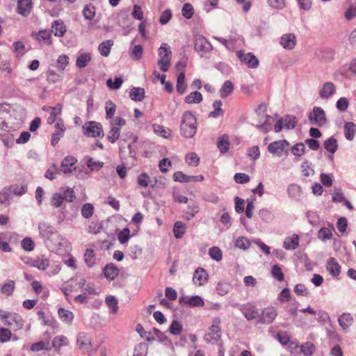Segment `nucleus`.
I'll use <instances>...</instances> for the list:
<instances>
[{"label":"nucleus","mask_w":356,"mask_h":356,"mask_svg":"<svg viewBox=\"0 0 356 356\" xmlns=\"http://www.w3.org/2000/svg\"><path fill=\"white\" fill-rule=\"evenodd\" d=\"M150 182V177H149V175L145 173V172H143V173H141L138 177V184L140 186V187H143V188H146L148 186Z\"/></svg>","instance_id":"62"},{"label":"nucleus","mask_w":356,"mask_h":356,"mask_svg":"<svg viewBox=\"0 0 356 356\" xmlns=\"http://www.w3.org/2000/svg\"><path fill=\"white\" fill-rule=\"evenodd\" d=\"M271 274L273 277L276 278L278 281L282 282L284 280V274L278 265L275 264L273 266Z\"/></svg>","instance_id":"64"},{"label":"nucleus","mask_w":356,"mask_h":356,"mask_svg":"<svg viewBox=\"0 0 356 356\" xmlns=\"http://www.w3.org/2000/svg\"><path fill=\"white\" fill-rule=\"evenodd\" d=\"M76 163L77 159L72 156L65 157L61 162L60 172L66 175H70L73 170H76Z\"/></svg>","instance_id":"12"},{"label":"nucleus","mask_w":356,"mask_h":356,"mask_svg":"<svg viewBox=\"0 0 356 356\" xmlns=\"http://www.w3.org/2000/svg\"><path fill=\"white\" fill-rule=\"evenodd\" d=\"M130 98L136 102H141L145 97V90L142 88H134L129 92Z\"/></svg>","instance_id":"30"},{"label":"nucleus","mask_w":356,"mask_h":356,"mask_svg":"<svg viewBox=\"0 0 356 356\" xmlns=\"http://www.w3.org/2000/svg\"><path fill=\"white\" fill-rule=\"evenodd\" d=\"M113 45V40H106L102 42L99 46V51L102 56H108L111 51V47Z\"/></svg>","instance_id":"39"},{"label":"nucleus","mask_w":356,"mask_h":356,"mask_svg":"<svg viewBox=\"0 0 356 356\" xmlns=\"http://www.w3.org/2000/svg\"><path fill=\"white\" fill-rule=\"evenodd\" d=\"M77 345L83 353H88L91 348V340L86 333H79L77 337Z\"/></svg>","instance_id":"15"},{"label":"nucleus","mask_w":356,"mask_h":356,"mask_svg":"<svg viewBox=\"0 0 356 356\" xmlns=\"http://www.w3.org/2000/svg\"><path fill=\"white\" fill-rule=\"evenodd\" d=\"M356 131V126L353 122H346L344 125V134L345 137L348 140H352L354 138Z\"/></svg>","instance_id":"32"},{"label":"nucleus","mask_w":356,"mask_h":356,"mask_svg":"<svg viewBox=\"0 0 356 356\" xmlns=\"http://www.w3.org/2000/svg\"><path fill=\"white\" fill-rule=\"evenodd\" d=\"M38 229L40 236L48 241L52 236L58 237V232L56 229L53 226L46 222H40Z\"/></svg>","instance_id":"13"},{"label":"nucleus","mask_w":356,"mask_h":356,"mask_svg":"<svg viewBox=\"0 0 356 356\" xmlns=\"http://www.w3.org/2000/svg\"><path fill=\"white\" fill-rule=\"evenodd\" d=\"M296 36L293 33L284 34L280 38V44L286 49L291 50L296 44Z\"/></svg>","instance_id":"16"},{"label":"nucleus","mask_w":356,"mask_h":356,"mask_svg":"<svg viewBox=\"0 0 356 356\" xmlns=\"http://www.w3.org/2000/svg\"><path fill=\"white\" fill-rule=\"evenodd\" d=\"M300 350H301V352L305 356H312V355L314 352L315 347L313 343H312L310 342H307L300 346Z\"/></svg>","instance_id":"56"},{"label":"nucleus","mask_w":356,"mask_h":356,"mask_svg":"<svg viewBox=\"0 0 356 356\" xmlns=\"http://www.w3.org/2000/svg\"><path fill=\"white\" fill-rule=\"evenodd\" d=\"M60 319L67 325H71L74 319V314L72 312L64 308H59L58 311Z\"/></svg>","instance_id":"24"},{"label":"nucleus","mask_w":356,"mask_h":356,"mask_svg":"<svg viewBox=\"0 0 356 356\" xmlns=\"http://www.w3.org/2000/svg\"><path fill=\"white\" fill-rule=\"evenodd\" d=\"M217 145L222 153H225L229 148V137L227 135H222L218 138Z\"/></svg>","instance_id":"35"},{"label":"nucleus","mask_w":356,"mask_h":356,"mask_svg":"<svg viewBox=\"0 0 356 356\" xmlns=\"http://www.w3.org/2000/svg\"><path fill=\"white\" fill-rule=\"evenodd\" d=\"M326 268L330 274L334 277L338 276L341 273V266L333 257L328 259Z\"/></svg>","instance_id":"20"},{"label":"nucleus","mask_w":356,"mask_h":356,"mask_svg":"<svg viewBox=\"0 0 356 356\" xmlns=\"http://www.w3.org/2000/svg\"><path fill=\"white\" fill-rule=\"evenodd\" d=\"M106 304L113 314H116L118 310V299L112 296H108L106 298Z\"/></svg>","instance_id":"38"},{"label":"nucleus","mask_w":356,"mask_h":356,"mask_svg":"<svg viewBox=\"0 0 356 356\" xmlns=\"http://www.w3.org/2000/svg\"><path fill=\"white\" fill-rule=\"evenodd\" d=\"M66 29L62 21L56 20L54 22L51 26V32L54 33L56 36L62 37Z\"/></svg>","instance_id":"28"},{"label":"nucleus","mask_w":356,"mask_h":356,"mask_svg":"<svg viewBox=\"0 0 356 356\" xmlns=\"http://www.w3.org/2000/svg\"><path fill=\"white\" fill-rule=\"evenodd\" d=\"M33 8L32 0H18V13L23 16H28Z\"/></svg>","instance_id":"17"},{"label":"nucleus","mask_w":356,"mask_h":356,"mask_svg":"<svg viewBox=\"0 0 356 356\" xmlns=\"http://www.w3.org/2000/svg\"><path fill=\"white\" fill-rule=\"evenodd\" d=\"M172 51L166 43H162L159 49V60L157 61L160 69L163 72H167L170 65Z\"/></svg>","instance_id":"3"},{"label":"nucleus","mask_w":356,"mask_h":356,"mask_svg":"<svg viewBox=\"0 0 356 356\" xmlns=\"http://www.w3.org/2000/svg\"><path fill=\"white\" fill-rule=\"evenodd\" d=\"M186 224L181 222L177 221L173 227V233L177 238H181L183 237L186 232Z\"/></svg>","instance_id":"31"},{"label":"nucleus","mask_w":356,"mask_h":356,"mask_svg":"<svg viewBox=\"0 0 356 356\" xmlns=\"http://www.w3.org/2000/svg\"><path fill=\"white\" fill-rule=\"evenodd\" d=\"M308 120L311 124L322 127L327 122L324 110L318 106H314L313 110L308 115Z\"/></svg>","instance_id":"8"},{"label":"nucleus","mask_w":356,"mask_h":356,"mask_svg":"<svg viewBox=\"0 0 356 356\" xmlns=\"http://www.w3.org/2000/svg\"><path fill=\"white\" fill-rule=\"evenodd\" d=\"M336 86L331 81L324 83L318 92L319 97L323 99H328L336 93Z\"/></svg>","instance_id":"14"},{"label":"nucleus","mask_w":356,"mask_h":356,"mask_svg":"<svg viewBox=\"0 0 356 356\" xmlns=\"http://www.w3.org/2000/svg\"><path fill=\"white\" fill-rule=\"evenodd\" d=\"M0 318L4 325L9 326L15 331L22 329L24 325V321L18 314H0Z\"/></svg>","instance_id":"5"},{"label":"nucleus","mask_w":356,"mask_h":356,"mask_svg":"<svg viewBox=\"0 0 356 356\" xmlns=\"http://www.w3.org/2000/svg\"><path fill=\"white\" fill-rule=\"evenodd\" d=\"M207 280V274L203 268L197 269L193 275V280L195 285L202 286Z\"/></svg>","instance_id":"21"},{"label":"nucleus","mask_w":356,"mask_h":356,"mask_svg":"<svg viewBox=\"0 0 356 356\" xmlns=\"http://www.w3.org/2000/svg\"><path fill=\"white\" fill-rule=\"evenodd\" d=\"M234 84L231 81H226L220 90V95L222 98H225L232 93Z\"/></svg>","instance_id":"33"},{"label":"nucleus","mask_w":356,"mask_h":356,"mask_svg":"<svg viewBox=\"0 0 356 356\" xmlns=\"http://www.w3.org/2000/svg\"><path fill=\"white\" fill-rule=\"evenodd\" d=\"M51 347L49 343L44 341H39L31 345V350L33 352H38L42 350H49Z\"/></svg>","instance_id":"53"},{"label":"nucleus","mask_w":356,"mask_h":356,"mask_svg":"<svg viewBox=\"0 0 356 356\" xmlns=\"http://www.w3.org/2000/svg\"><path fill=\"white\" fill-rule=\"evenodd\" d=\"M179 302L181 305H186L189 307H202L204 305V301L202 298L199 296H193L185 300L184 298L179 299Z\"/></svg>","instance_id":"19"},{"label":"nucleus","mask_w":356,"mask_h":356,"mask_svg":"<svg viewBox=\"0 0 356 356\" xmlns=\"http://www.w3.org/2000/svg\"><path fill=\"white\" fill-rule=\"evenodd\" d=\"M182 15L186 19H191L194 13L193 7L191 4L186 3L184 5L182 10Z\"/></svg>","instance_id":"63"},{"label":"nucleus","mask_w":356,"mask_h":356,"mask_svg":"<svg viewBox=\"0 0 356 356\" xmlns=\"http://www.w3.org/2000/svg\"><path fill=\"white\" fill-rule=\"evenodd\" d=\"M83 16L86 19H92L95 15V8L92 4L86 5L83 10Z\"/></svg>","instance_id":"57"},{"label":"nucleus","mask_w":356,"mask_h":356,"mask_svg":"<svg viewBox=\"0 0 356 356\" xmlns=\"http://www.w3.org/2000/svg\"><path fill=\"white\" fill-rule=\"evenodd\" d=\"M289 143L285 140H280L270 143L268 146V151L278 156H281L284 153H287V148Z\"/></svg>","instance_id":"10"},{"label":"nucleus","mask_w":356,"mask_h":356,"mask_svg":"<svg viewBox=\"0 0 356 356\" xmlns=\"http://www.w3.org/2000/svg\"><path fill=\"white\" fill-rule=\"evenodd\" d=\"M177 91L179 94H183L186 90V86H185V74L184 72H181L177 79Z\"/></svg>","instance_id":"41"},{"label":"nucleus","mask_w":356,"mask_h":356,"mask_svg":"<svg viewBox=\"0 0 356 356\" xmlns=\"http://www.w3.org/2000/svg\"><path fill=\"white\" fill-rule=\"evenodd\" d=\"M59 172L58 167L56 164L54 163L51 167L46 171L45 177L49 180H53L56 178V175Z\"/></svg>","instance_id":"61"},{"label":"nucleus","mask_w":356,"mask_h":356,"mask_svg":"<svg viewBox=\"0 0 356 356\" xmlns=\"http://www.w3.org/2000/svg\"><path fill=\"white\" fill-rule=\"evenodd\" d=\"M208 45L209 44L205 38L200 37L195 40V49L199 52L204 51L208 48Z\"/></svg>","instance_id":"45"},{"label":"nucleus","mask_w":356,"mask_h":356,"mask_svg":"<svg viewBox=\"0 0 356 356\" xmlns=\"http://www.w3.org/2000/svg\"><path fill=\"white\" fill-rule=\"evenodd\" d=\"M62 197L63 200H65L68 202H72L76 198L75 192L71 188H67L63 192Z\"/></svg>","instance_id":"55"},{"label":"nucleus","mask_w":356,"mask_h":356,"mask_svg":"<svg viewBox=\"0 0 356 356\" xmlns=\"http://www.w3.org/2000/svg\"><path fill=\"white\" fill-rule=\"evenodd\" d=\"M170 332L173 335H179L182 332V325L177 321H173L169 327Z\"/></svg>","instance_id":"60"},{"label":"nucleus","mask_w":356,"mask_h":356,"mask_svg":"<svg viewBox=\"0 0 356 356\" xmlns=\"http://www.w3.org/2000/svg\"><path fill=\"white\" fill-rule=\"evenodd\" d=\"M125 124V120L121 117H115L111 120V130L107 134V139L110 143H114L119 138L120 127H123Z\"/></svg>","instance_id":"4"},{"label":"nucleus","mask_w":356,"mask_h":356,"mask_svg":"<svg viewBox=\"0 0 356 356\" xmlns=\"http://www.w3.org/2000/svg\"><path fill=\"white\" fill-rule=\"evenodd\" d=\"M130 237V230L128 227L122 229L118 234V239L121 244L126 243Z\"/></svg>","instance_id":"52"},{"label":"nucleus","mask_w":356,"mask_h":356,"mask_svg":"<svg viewBox=\"0 0 356 356\" xmlns=\"http://www.w3.org/2000/svg\"><path fill=\"white\" fill-rule=\"evenodd\" d=\"M69 345L68 339L63 335H59L54 337L52 340V346L56 351L59 352L63 346Z\"/></svg>","instance_id":"22"},{"label":"nucleus","mask_w":356,"mask_h":356,"mask_svg":"<svg viewBox=\"0 0 356 356\" xmlns=\"http://www.w3.org/2000/svg\"><path fill=\"white\" fill-rule=\"evenodd\" d=\"M153 129L154 133L156 134L167 138L170 136V129L165 128L163 126L160 124H153Z\"/></svg>","instance_id":"42"},{"label":"nucleus","mask_w":356,"mask_h":356,"mask_svg":"<svg viewBox=\"0 0 356 356\" xmlns=\"http://www.w3.org/2000/svg\"><path fill=\"white\" fill-rule=\"evenodd\" d=\"M197 131V121L195 117L191 111H186L181 118V135L186 138L194 136Z\"/></svg>","instance_id":"2"},{"label":"nucleus","mask_w":356,"mask_h":356,"mask_svg":"<svg viewBox=\"0 0 356 356\" xmlns=\"http://www.w3.org/2000/svg\"><path fill=\"white\" fill-rule=\"evenodd\" d=\"M83 133L88 137H102L104 131L102 126L99 122L90 121L85 123L83 126Z\"/></svg>","instance_id":"7"},{"label":"nucleus","mask_w":356,"mask_h":356,"mask_svg":"<svg viewBox=\"0 0 356 356\" xmlns=\"http://www.w3.org/2000/svg\"><path fill=\"white\" fill-rule=\"evenodd\" d=\"M202 101V95L197 91L193 92L185 97V102L187 104H198Z\"/></svg>","instance_id":"36"},{"label":"nucleus","mask_w":356,"mask_h":356,"mask_svg":"<svg viewBox=\"0 0 356 356\" xmlns=\"http://www.w3.org/2000/svg\"><path fill=\"white\" fill-rule=\"evenodd\" d=\"M241 311L245 316V317L248 320H254L259 319V312L258 309L254 305H245L242 309Z\"/></svg>","instance_id":"18"},{"label":"nucleus","mask_w":356,"mask_h":356,"mask_svg":"<svg viewBox=\"0 0 356 356\" xmlns=\"http://www.w3.org/2000/svg\"><path fill=\"white\" fill-rule=\"evenodd\" d=\"M236 54L240 61L245 63L249 67L256 68L259 65V60L253 54L238 51Z\"/></svg>","instance_id":"11"},{"label":"nucleus","mask_w":356,"mask_h":356,"mask_svg":"<svg viewBox=\"0 0 356 356\" xmlns=\"http://www.w3.org/2000/svg\"><path fill=\"white\" fill-rule=\"evenodd\" d=\"M81 215L85 218H90L94 213V207L92 204L86 203L81 207Z\"/></svg>","instance_id":"51"},{"label":"nucleus","mask_w":356,"mask_h":356,"mask_svg":"<svg viewBox=\"0 0 356 356\" xmlns=\"http://www.w3.org/2000/svg\"><path fill=\"white\" fill-rule=\"evenodd\" d=\"M103 273L107 279L113 280L118 275L119 270L114 264H111L104 267Z\"/></svg>","instance_id":"23"},{"label":"nucleus","mask_w":356,"mask_h":356,"mask_svg":"<svg viewBox=\"0 0 356 356\" xmlns=\"http://www.w3.org/2000/svg\"><path fill=\"white\" fill-rule=\"evenodd\" d=\"M143 53V47L140 44L135 45L130 51V57L131 59L138 60L141 58Z\"/></svg>","instance_id":"44"},{"label":"nucleus","mask_w":356,"mask_h":356,"mask_svg":"<svg viewBox=\"0 0 356 356\" xmlns=\"http://www.w3.org/2000/svg\"><path fill=\"white\" fill-rule=\"evenodd\" d=\"M231 289L230 284L225 282H219L216 286V291L220 296H225Z\"/></svg>","instance_id":"50"},{"label":"nucleus","mask_w":356,"mask_h":356,"mask_svg":"<svg viewBox=\"0 0 356 356\" xmlns=\"http://www.w3.org/2000/svg\"><path fill=\"white\" fill-rule=\"evenodd\" d=\"M115 104L111 100L107 101L105 104L106 118L111 119L115 114Z\"/></svg>","instance_id":"48"},{"label":"nucleus","mask_w":356,"mask_h":356,"mask_svg":"<svg viewBox=\"0 0 356 356\" xmlns=\"http://www.w3.org/2000/svg\"><path fill=\"white\" fill-rule=\"evenodd\" d=\"M338 322L340 326L345 330L353 324V318L350 314L343 313L339 317Z\"/></svg>","instance_id":"29"},{"label":"nucleus","mask_w":356,"mask_h":356,"mask_svg":"<svg viewBox=\"0 0 356 356\" xmlns=\"http://www.w3.org/2000/svg\"><path fill=\"white\" fill-rule=\"evenodd\" d=\"M220 319L216 317L212 320V324L209 328L208 332L204 336V339L207 342L217 343L221 337V330L220 328Z\"/></svg>","instance_id":"6"},{"label":"nucleus","mask_w":356,"mask_h":356,"mask_svg":"<svg viewBox=\"0 0 356 356\" xmlns=\"http://www.w3.org/2000/svg\"><path fill=\"white\" fill-rule=\"evenodd\" d=\"M324 147L327 152L333 154L338 148L337 140L332 137L328 138L324 142Z\"/></svg>","instance_id":"37"},{"label":"nucleus","mask_w":356,"mask_h":356,"mask_svg":"<svg viewBox=\"0 0 356 356\" xmlns=\"http://www.w3.org/2000/svg\"><path fill=\"white\" fill-rule=\"evenodd\" d=\"M174 180L176 181L179 182H191L193 180L195 179V178L192 177L191 176H187L185 174H184L182 172L177 171L174 173L173 175Z\"/></svg>","instance_id":"49"},{"label":"nucleus","mask_w":356,"mask_h":356,"mask_svg":"<svg viewBox=\"0 0 356 356\" xmlns=\"http://www.w3.org/2000/svg\"><path fill=\"white\" fill-rule=\"evenodd\" d=\"M84 260L88 267H92L96 263L95 252L92 249H87L84 254Z\"/></svg>","instance_id":"40"},{"label":"nucleus","mask_w":356,"mask_h":356,"mask_svg":"<svg viewBox=\"0 0 356 356\" xmlns=\"http://www.w3.org/2000/svg\"><path fill=\"white\" fill-rule=\"evenodd\" d=\"M49 241L54 245V247H63L67 243V240L64 238L58 232V237L52 236Z\"/></svg>","instance_id":"54"},{"label":"nucleus","mask_w":356,"mask_h":356,"mask_svg":"<svg viewBox=\"0 0 356 356\" xmlns=\"http://www.w3.org/2000/svg\"><path fill=\"white\" fill-rule=\"evenodd\" d=\"M38 41H43L44 44L50 45L51 44V33L47 30L40 31L37 35Z\"/></svg>","instance_id":"47"},{"label":"nucleus","mask_w":356,"mask_h":356,"mask_svg":"<svg viewBox=\"0 0 356 356\" xmlns=\"http://www.w3.org/2000/svg\"><path fill=\"white\" fill-rule=\"evenodd\" d=\"M92 57L90 53H81L76 58V66L79 69L83 68L88 65Z\"/></svg>","instance_id":"25"},{"label":"nucleus","mask_w":356,"mask_h":356,"mask_svg":"<svg viewBox=\"0 0 356 356\" xmlns=\"http://www.w3.org/2000/svg\"><path fill=\"white\" fill-rule=\"evenodd\" d=\"M222 103L220 100L213 102L212 106L213 111L209 113V118H217L224 115V111L222 109Z\"/></svg>","instance_id":"26"},{"label":"nucleus","mask_w":356,"mask_h":356,"mask_svg":"<svg viewBox=\"0 0 356 356\" xmlns=\"http://www.w3.org/2000/svg\"><path fill=\"white\" fill-rule=\"evenodd\" d=\"M301 171L302 175L307 177L314 174V170L311 167V165L307 161L302 162L301 165Z\"/></svg>","instance_id":"58"},{"label":"nucleus","mask_w":356,"mask_h":356,"mask_svg":"<svg viewBox=\"0 0 356 356\" xmlns=\"http://www.w3.org/2000/svg\"><path fill=\"white\" fill-rule=\"evenodd\" d=\"M122 82L123 81L121 77H116L114 81L108 79L106 81V85L111 89L117 90L121 87Z\"/></svg>","instance_id":"59"},{"label":"nucleus","mask_w":356,"mask_h":356,"mask_svg":"<svg viewBox=\"0 0 356 356\" xmlns=\"http://www.w3.org/2000/svg\"><path fill=\"white\" fill-rule=\"evenodd\" d=\"M62 111V106L60 104L56 105L55 107L51 108L50 115L47 118V123L49 124H52L59 115H60Z\"/></svg>","instance_id":"43"},{"label":"nucleus","mask_w":356,"mask_h":356,"mask_svg":"<svg viewBox=\"0 0 356 356\" xmlns=\"http://www.w3.org/2000/svg\"><path fill=\"white\" fill-rule=\"evenodd\" d=\"M277 316V309L275 307L269 306L264 308L259 314L257 322L261 324H270L273 322Z\"/></svg>","instance_id":"9"},{"label":"nucleus","mask_w":356,"mask_h":356,"mask_svg":"<svg viewBox=\"0 0 356 356\" xmlns=\"http://www.w3.org/2000/svg\"><path fill=\"white\" fill-rule=\"evenodd\" d=\"M15 282L10 280L8 282L3 284L1 287V292L6 296H10L13 294L15 289Z\"/></svg>","instance_id":"46"},{"label":"nucleus","mask_w":356,"mask_h":356,"mask_svg":"<svg viewBox=\"0 0 356 356\" xmlns=\"http://www.w3.org/2000/svg\"><path fill=\"white\" fill-rule=\"evenodd\" d=\"M22 126V121L9 104H0V129L6 131H15Z\"/></svg>","instance_id":"1"},{"label":"nucleus","mask_w":356,"mask_h":356,"mask_svg":"<svg viewBox=\"0 0 356 356\" xmlns=\"http://www.w3.org/2000/svg\"><path fill=\"white\" fill-rule=\"evenodd\" d=\"M33 266L40 270H44L49 266V260L42 255L33 261Z\"/></svg>","instance_id":"34"},{"label":"nucleus","mask_w":356,"mask_h":356,"mask_svg":"<svg viewBox=\"0 0 356 356\" xmlns=\"http://www.w3.org/2000/svg\"><path fill=\"white\" fill-rule=\"evenodd\" d=\"M299 245V237L298 235H293L285 238L283 246L286 250H295Z\"/></svg>","instance_id":"27"}]
</instances>
